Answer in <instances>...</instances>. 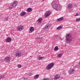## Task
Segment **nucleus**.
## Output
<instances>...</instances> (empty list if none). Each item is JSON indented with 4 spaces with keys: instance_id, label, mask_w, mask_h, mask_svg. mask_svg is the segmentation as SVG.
<instances>
[{
    "instance_id": "obj_1",
    "label": "nucleus",
    "mask_w": 80,
    "mask_h": 80,
    "mask_svg": "<svg viewBox=\"0 0 80 80\" xmlns=\"http://www.w3.org/2000/svg\"><path fill=\"white\" fill-rule=\"evenodd\" d=\"M52 6L53 9L56 10H59L61 9V6L59 4H57L55 1L52 3Z\"/></svg>"
},
{
    "instance_id": "obj_2",
    "label": "nucleus",
    "mask_w": 80,
    "mask_h": 80,
    "mask_svg": "<svg viewBox=\"0 0 80 80\" xmlns=\"http://www.w3.org/2000/svg\"><path fill=\"white\" fill-rule=\"evenodd\" d=\"M73 38L70 34H67L66 36V42L67 43H70L72 42Z\"/></svg>"
},
{
    "instance_id": "obj_3",
    "label": "nucleus",
    "mask_w": 80,
    "mask_h": 80,
    "mask_svg": "<svg viewBox=\"0 0 80 80\" xmlns=\"http://www.w3.org/2000/svg\"><path fill=\"white\" fill-rule=\"evenodd\" d=\"M54 66V63L52 62L49 64L46 67V69H48V70H50L51 68Z\"/></svg>"
},
{
    "instance_id": "obj_4",
    "label": "nucleus",
    "mask_w": 80,
    "mask_h": 80,
    "mask_svg": "<svg viewBox=\"0 0 80 80\" xmlns=\"http://www.w3.org/2000/svg\"><path fill=\"white\" fill-rule=\"evenodd\" d=\"M23 26L21 25L18 26V28H17V31H22L23 30Z\"/></svg>"
},
{
    "instance_id": "obj_5",
    "label": "nucleus",
    "mask_w": 80,
    "mask_h": 80,
    "mask_svg": "<svg viewBox=\"0 0 80 80\" xmlns=\"http://www.w3.org/2000/svg\"><path fill=\"white\" fill-rule=\"evenodd\" d=\"M51 13L52 12H50V11L46 12L44 14L45 17H48V16H49Z\"/></svg>"
},
{
    "instance_id": "obj_6",
    "label": "nucleus",
    "mask_w": 80,
    "mask_h": 80,
    "mask_svg": "<svg viewBox=\"0 0 80 80\" xmlns=\"http://www.w3.org/2000/svg\"><path fill=\"white\" fill-rule=\"evenodd\" d=\"M16 55L17 57H19L22 56V52L21 51H18L17 52L16 54Z\"/></svg>"
},
{
    "instance_id": "obj_7",
    "label": "nucleus",
    "mask_w": 80,
    "mask_h": 80,
    "mask_svg": "<svg viewBox=\"0 0 80 80\" xmlns=\"http://www.w3.org/2000/svg\"><path fill=\"white\" fill-rule=\"evenodd\" d=\"M74 71H75L74 69H70L68 71V73L69 74H73L74 73Z\"/></svg>"
},
{
    "instance_id": "obj_8",
    "label": "nucleus",
    "mask_w": 80,
    "mask_h": 80,
    "mask_svg": "<svg viewBox=\"0 0 80 80\" xmlns=\"http://www.w3.org/2000/svg\"><path fill=\"white\" fill-rule=\"evenodd\" d=\"M17 1L14 2L11 5L12 7H16V6L17 5Z\"/></svg>"
},
{
    "instance_id": "obj_9",
    "label": "nucleus",
    "mask_w": 80,
    "mask_h": 80,
    "mask_svg": "<svg viewBox=\"0 0 80 80\" xmlns=\"http://www.w3.org/2000/svg\"><path fill=\"white\" fill-rule=\"evenodd\" d=\"M5 61L8 63L10 62V58L8 57H6L5 58Z\"/></svg>"
},
{
    "instance_id": "obj_10",
    "label": "nucleus",
    "mask_w": 80,
    "mask_h": 80,
    "mask_svg": "<svg viewBox=\"0 0 80 80\" xmlns=\"http://www.w3.org/2000/svg\"><path fill=\"white\" fill-rule=\"evenodd\" d=\"M72 7H73V6H72V4L71 3L68 4V8L69 10L71 9Z\"/></svg>"
},
{
    "instance_id": "obj_11",
    "label": "nucleus",
    "mask_w": 80,
    "mask_h": 80,
    "mask_svg": "<svg viewBox=\"0 0 80 80\" xmlns=\"http://www.w3.org/2000/svg\"><path fill=\"white\" fill-rule=\"evenodd\" d=\"M26 14V12H24V11H22V12H21L20 13V16H24Z\"/></svg>"
},
{
    "instance_id": "obj_12",
    "label": "nucleus",
    "mask_w": 80,
    "mask_h": 80,
    "mask_svg": "<svg viewBox=\"0 0 80 80\" xmlns=\"http://www.w3.org/2000/svg\"><path fill=\"white\" fill-rule=\"evenodd\" d=\"M6 40L7 42H10L12 41V38H7Z\"/></svg>"
},
{
    "instance_id": "obj_13",
    "label": "nucleus",
    "mask_w": 80,
    "mask_h": 80,
    "mask_svg": "<svg viewBox=\"0 0 80 80\" xmlns=\"http://www.w3.org/2000/svg\"><path fill=\"white\" fill-rule=\"evenodd\" d=\"M42 20H43V19L42 18H39L38 20V22L39 23H41Z\"/></svg>"
},
{
    "instance_id": "obj_14",
    "label": "nucleus",
    "mask_w": 80,
    "mask_h": 80,
    "mask_svg": "<svg viewBox=\"0 0 80 80\" xmlns=\"http://www.w3.org/2000/svg\"><path fill=\"white\" fill-rule=\"evenodd\" d=\"M39 76H40L39 74H37L34 76V79H37L39 77Z\"/></svg>"
},
{
    "instance_id": "obj_15",
    "label": "nucleus",
    "mask_w": 80,
    "mask_h": 80,
    "mask_svg": "<svg viewBox=\"0 0 80 80\" xmlns=\"http://www.w3.org/2000/svg\"><path fill=\"white\" fill-rule=\"evenodd\" d=\"M59 78H60V75L57 74L54 77V80H55V79H58Z\"/></svg>"
},
{
    "instance_id": "obj_16",
    "label": "nucleus",
    "mask_w": 80,
    "mask_h": 80,
    "mask_svg": "<svg viewBox=\"0 0 80 80\" xmlns=\"http://www.w3.org/2000/svg\"><path fill=\"white\" fill-rule=\"evenodd\" d=\"M63 19V17H62L58 19L57 21H58V22H60V21H62V20Z\"/></svg>"
},
{
    "instance_id": "obj_17",
    "label": "nucleus",
    "mask_w": 80,
    "mask_h": 80,
    "mask_svg": "<svg viewBox=\"0 0 80 80\" xmlns=\"http://www.w3.org/2000/svg\"><path fill=\"white\" fill-rule=\"evenodd\" d=\"M8 20V17H5L4 18L2 19L3 21H7Z\"/></svg>"
},
{
    "instance_id": "obj_18",
    "label": "nucleus",
    "mask_w": 80,
    "mask_h": 80,
    "mask_svg": "<svg viewBox=\"0 0 80 80\" xmlns=\"http://www.w3.org/2000/svg\"><path fill=\"white\" fill-rule=\"evenodd\" d=\"M30 31H33L34 30V28L33 27H31L29 28Z\"/></svg>"
},
{
    "instance_id": "obj_19",
    "label": "nucleus",
    "mask_w": 80,
    "mask_h": 80,
    "mask_svg": "<svg viewBox=\"0 0 80 80\" xmlns=\"http://www.w3.org/2000/svg\"><path fill=\"white\" fill-rule=\"evenodd\" d=\"M38 60H41V59H42V58H44V57H41L40 56H39L38 57Z\"/></svg>"
},
{
    "instance_id": "obj_20",
    "label": "nucleus",
    "mask_w": 80,
    "mask_h": 80,
    "mask_svg": "<svg viewBox=\"0 0 80 80\" xmlns=\"http://www.w3.org/2000/svg\"><path fill=\"white\" fill-rule=\"evenodd\" d=\"M62 28V26H60L59 27L57 28V30H60Z\"/></svg>"
},
{
    "instance_id": "obj_21",
    "label": "nucleus",
    "mask_w": 80,
    "mask_h": 80,
    "mask_svg": "<svg viewBox=\"0 0 80 80\" xmlns=\"http://www.w3.org/2000/svg\"><path fill=\"white\" fill-rule=\"evenodd\" d=\"M32 9L31 8H29L28 9V12H31L32 11Z\"/></svg>"
},
{
    "instance_id": "obj_22",
    "label": "nucleus",
    "mask_w": 80,
    "mask_h": 80,
    "mask_svg": "<svg viewBox=\"0 0 80 80\" xmlns=\"http://www.w3.org/2000/svg\"><path fill=\"white\" fill-rule=\"evenodd\" d=\"M55 50H58V46H56L54 48Z\"/></svg>"
},
{
    "instance_id": "obj_23",
    "label": "nucleus",
    "mask_w": 80,
    "mask_h": 80,
    "mask_svg": "<svg viewBox=\"0 0 80 80\" xmlns=\"http://www.w3.org/2000/svg\"><path fill=\"white\" fill-rule=\"evenodd\" d=\"M62 54H59L58 55V58H60V57H62Z\"/></svg>"
},
{
    "instance_id": "obj_24",
    "label": "nucleus",
    "mask_w": 80,
    "mask_h": 80,
    "mask_svg": "<svg viewBox=\"0 0 80 80\" xmlns=\"http://www.w3.org/2000/svg\"><path fill=\"white\" fill-rule=\"evenodd\" d=\"M48 26H45V27L44 28V29H47V28H48Z\"/></svg>"
},
{
    "instance_id": "obj_25",
    "label": "nucleus",
    "mask_w": 80,
    "mask_h": 80,
    "mask_svg": "<svg viewBox=\"0 0 80 80\" xmlns=\"http://www.w3.org/2000/svg\"><path fill=\"white\" fill-rule=\"evenodd\" d=\"M28 76H30V75H32V73L31 72H29V73L28 74Z\"/></svg>"
},
{
    "instance_id": "obj_26",
    "label": "nucleus",
    "mask_w": 80,
    "mask_h": 80,
    "mask_svg": "<svg viewBox=\"0 0 80 80\" xmlns=\"http://www.w3.org/2000/svg\"><path fill=\"white\" fill-rule=\"evenodd\" d=\"M18 68H21L22 67V65L21 64H18Z\"/></svg>"
},
{
    "instance_id": "obj_27",
    "label": "nucleus",
    "mask_w": 80,
    "mask_h": 80,
    "mask_svg": "<svg viewBox=\"0 0 80 80\" xmlns=\"http://www.w3.org/2000/svg\"><path fill=\"white\" fill-rule=\"evenodd\" d=\"M0 77L2 78V79H3L4 77V76L3 75H1L0 76Z\"/></svg>"
},
{
    "instance_id": "obj_28",
    "label": "nucleus",
    "mask_w": 80,
    "mask_h": 80,
    "mask_svg": "<svg viewBox=\"0 0 80 80\" xmlns=\"http://www.w3.org/2000/svg\"><path fill=\"white\" fill-rule=\"evenodd\" d=\"M76 21L77 22H79V21H80V18L76 19Z\"/></svg>"
},
{
    "instance_id": "obj_29",
    "label": "nucleus",
    "mask_w": 80,
    "mask_h": 80,
    "mask_svg": "<svg viewBox=\"0 0 80 80\" xmlns=\"http://www.w3.org/2000/svg\"><path fill=\"white\" fill-rule=\"evenodd\" d=\"M42 80H48V78H43Z\"/></svg>"
},
{
    "instance_id": "obj_30",
    "label": "nucleus",
    "mask_w": 80,
    "mask_h": 80,
    "mask_svg": "<svg viewBox=\"0 0 80 80\" xmlns=\"http://www.w3.org/2000/svg\"><path fill=\"white\" fill-rule=\"evenodd\" d=\"M78 13H76V15H75V16H78Z\"/></svg>"
},
{
    "instance_id": "obj_31",
    "label": "nucleus",
    "mask_w": 80,
    "mask_h": 80,
    "mask_svg": "<svg viewBox=\"0 0 80 80\" xmlns=\"http://www.w3.org/2000/svg\"><path fill=\"white\" fill-rule=\"evenodd\" d=\"M9 8H10V9H12L13 8L12 7H9Z\"/></svg>"
},
{
    "instance_id": "obj_32",
    "label": "nucleus",
    "mask_w": 80,
    "mask_h": 80,
    "mask_svg": "<svg viewBox=\"0 0 80 80\" xmlns=\"http://www.w3.org/2000/svg\"><path fill=\"white\" fill-rule=\"evenodd\" d=\"M23 78V79H25L24 77H23V78Z\"/></svg>"
},
{
    "instance_id": "obj_33",
    "label": "nucleus",
    "mask_w": 80,
    "mask_h": 80,
    "mask_svg": "<svg viewBox=\"0 0 80 80\" xmlns=\"http://www.w3.org/2000/svg\"><path fill=\"white\" fill-rule=\"evenodd\" d=\"M0 80H1V79H0Z\"/></svg>"
}]
</instances>
